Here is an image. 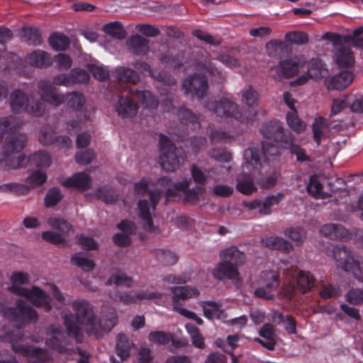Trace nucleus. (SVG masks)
Wrapping results in <instances>:
<instances>
[{"label":"nucleus","mask_w":363,"mask_h":363,"mask_svg":"<svg viewBox=\"0 0 363 363\" xmlns=\"http://www.w3.org/2000/svg\"><path fill=\"white\" fill-rule=\"evenodd\" d=\"M72 308L74 314L65 313L62 319L69 335L78 342L82 339V331L99 339L104 333L109 332L118 321L116 310L106 308L98 322L94 306L84 299L74 301Z\"/></svg>","instance_id":"1"},{"label":"nucleus","mask_w":363,"mask_h":363,"mask_svg":"<svg viewBox=\"0 0 363 363\" xmlns=\"http://www.w3.org/2000/svg\"><path fill=\"white\" fill-rule=\"evenodd\" d=\"M191 184V180L184 179L182 182L173 183L172 180L167 177L160 178L156 182V188L148 190L147 182L142 179L135 184V191L138 195H147L150 204L146 199H140L138 203V216L141 219L143 228L147 231L154 229L153 221L150 210L155 211L156 206L163 195L165 196L167 203L172 198L176 196V191H185Z\"/></svg>","instance_id":"2"},{"label":"nucleus","mask_w":363,"mask_h":363,"mask_svg":"<svg viewBox=\"0 0 363 363\" xmlns=\"http://www.w3.org/2000/svg\"><path fill=\"white\" fill-rule=\"evenodd\" d=\"M23 121L14 116L0 118V141L8 135L3 146L0 164L4 168L18 169L23 167L26 157L21 152L26 145L24 133H17Z\"/></svg>","instance_id":"3"},{"label":"nucleus","mask_w":363,"mask_h":363,"mask_svg":"<svg viewBox=\"0 0 363 363\" xmlns=\"http://www.w3.org/2000/svg\"><path fill=\"white\" fill-rule=\"evenodd\" d=\"M38 87L40 99H34L33 95L28 94L21 89L13 90L9 99L11 112L15 114L27 113L34 117H40L45 111V102L57 106L65 101L64 96L56 93L49 82L40 81Z\"/></svg>","instance_id":"4"},{"label":"nucleus","mask_w":363,"mask_h":363,"mask_svg":"<svg viewBox=\"0 0 363 363\" xmlns=\"http://www.w3.org/2000/svg\"><path fill=\"white\" fill-rule=\"evenodd\" d=\"M23 333L19 327L3 326L0 328V340L11 342L13 350L28 357V363H44L48 360L49 355L46 350L25 346L15 342L23 338Z\"/></svg>","instance_id":"5"},{"label":"nucleus","mask_w":363,"mask_h":363,"mask_svg":"<svg viewBox=\"0 0 363 363\" xmlns=\"http://www.w3.org/2000/svg\"><path fill=\"white\" fill-rule=\"evenodd\" d=\"M11 286L9 289L13 293L26 298L33 305L42 308L46 312L52 309L49 296L40 288L33 286L29 289L20 286L28 281L27 274L21 272H14L11 275Z\"/></svg>","instance_id":"6"},{"label":"nucleus","mask_w":363,"mask_h":363,"mask_svg":"<svg viewBox=\"0 0 363 363\" xmlns=\"http://www.w3.org/2000/svg\"><path fill=\"white\" fill-rule=\"evenodd\" d=\"M245 164L244 170L249 173L240 174L237 178L236 189L243 194H250L257 190L251 174L259 169L262 166L259 150L256 148L249 147L244 152Z\"/></svg>","instance_id":"7"},{"label":"nucleus","mask_w":363,"mask_h":363,"mask_svg":"<svg viewBox=\"0 0 363 363\" xmlns=\"http://www.w3.org/2000/svg\"><path fill=\"white\" fill-rule=\"evenodd\" d=\"M352 38L351 35H342L330 32L323 35V39L330 40L333 43L334 60L340 68L350 67L354 63V55L348 45Z\"/></svg>","instance_id":"8"},{"label":"nucleus","mask_w":363,"mask_h":363,"mask_svg":"<svg viewBox=\"0 0 363 363\" xmlns=\"http://www.w3.org/2000/svg\"><path fill=\"white\" fill-rule=\"evenodd\" d=\"M333 257L337 267L351 272L357 279L363 281V259L354 258L351 250L343 245H337L333 250Z\"/></svg>","instance_id":"9"},{"label":"nucleus","mask_w":363,"mask_h":363,"mask_svg":"<svg viewBox=\"0 0 363 363\" xmlns=\"http://www.w3.org/2000/svg\"><path fill=\"white\" fill-rule=\"evenodd\" d=\"M160 163L162 168L167 172H174L180 167L184 160L183 151L177 148L172 141L165 135H160Z\"/></svg>","instance_id":"10"},{"label":"nucleus","mask_w":363,"mask_h":363,"mask_svg":"<svg viewBox=\"0 0 363 363\" xmlns=\"http://www.w3.org/2000/svg\"><path fill=\"white\" fill-rule=\"evenodd\" d=\"M204 106L219 120L235 119L242 122L245 120L239 106L229 99L225 98L219 101L209 99Z\"/></svg>","instance_id":"11"},{"label":"nucleus","mask_w":363,"mask_h":363,"mask_svg":"<svg viewBox=\"0 0 363 363\" xmlns=\"http://www.w3.org/2000/svg\"><path fill=\"white\" fill-rule=\"evenodd\" d=\"M182 88L186 95L201 99L207 94L208 81L204 75L194 74L184 80Z\"/></svg>","instance_id":"12"},{"label":"nucleus","mask_w":363,"mask_h":363,"mask_svg":"<svg viewBox=\"0 0 363 363\" xmlns=\"http://www.w3.org/2000/svg\"><path fill=\"white\" fill-rule=\"evenodd\" d=\"M4 315L22 323L36 321L38 317L36 311L22 300L17 301L16 308H5Z\"/></svg>","instance_id":"13"},{"label":"nucleus","mask_w":363,"mask_h":363,"mask_svg":"<svg viewBox=\"0 0 363 363\" xmlns=\"http://www.w3.org/2000/svg\"><path fill=\"white\" fill-rule=\"evenodd\" d=\"M46 335L45 344L49 348L60 353L65 351L68 345V333L66 334L60 327L51 325L48 328Z\"/></svg>","instance_id":"14"},{"label":"nucleus","mask_w":363,"mask_h":363,"mask_svg":"<svg viewBox=\"0 0 363 363\" xmlns=\"http://www.w3.org/2000/svg\"><path fill=\"white\" fill-rule=\"evenodd\" d=\"M306 63V60L303 56H294L281 60L276 68V72L279 76L289 79L296 76Z\"/></svg>","instance_id":"15"},{"label":"nucleus","mask_w":363,"mask_h":363,"mask_svg":"<svg viewBox=\"0 0 363 363\" xmlns=\"http://www.w3.org/2000/svg\"><path fill=\"white\" fill-rule=\"evenodd\" d=\"M114 109L121 118H132L138 111V104L129 96H120L114 104Z\"/></svg>","instance_id":"16"},{"label":"nucleus","mask_w":363,"mask_h":363,"mask_svg":"<svg viewBox=\"0 0 363 363\" xmlns=\"http://www.w3.org/2000/svg\"><path fill=\"white\" fill-rule=\"evenodd\" d=\"M223 168V166H219L203 169L198 165L193 164L190 169L191 179L197 184L205 185L208 180L211 178V174H221Z\"/></svg>","instance_id":"17"},{"label":"nucleus","mask_w":363,"mask_h":363,"mask_svg":"<svg viewBox=\"0 0 363 363\" xmlns=\"http://www.w3.org/2000/svg\"><path fill=\"white\" fill-rule=\"evenodd\" d=\"M212 274L216 279L221 280L224 278L228 279H236L239 272L238 268L228 261L223 259L213 269Z\"/></svg>","instance_id":"18"},{"label":"nucleus","mask_w":363,"mask_h":363,"mask_svg":"<svg viewBox=\"0 0 363 363\" xmlns=\"http://www.w3.org/2000/svg\"><path fill=\"white\" fill-rule=\"evenodd\" d=\"M353 80V74L349 72H342L335 76L327 78L325 84L328 89L342 90L348 86Z\"/></svg>","instance_id":"19"},{"label":"nucleus","mask_w":363,"mask_h":363,"mask_svg":"<svg viewBox=\"0 0 363 363\" xmlns=\"http://www.w3.org/2000/svg\"><path fill=\"white\" fill-rule=\"evenodd\" d=\"M134 67L142 72H147L152 78L163 82L165 85L172 86L176 84V80L173 77L164 72H159L156 69L152 70L150 65L145 62H136Z\"/></svg>","instance_id":"20"},{"label":"nucleus","mask_w":363,"mask_h":363,"mask_svg":"<svg viewBox=\"0 0 363 363\" xmlns=\"http://www.w3.org/2000/svg\"><path fill=\"white\" fill-rule=\"evenodd\" d=\"M262 244L265 247L277 250L283 253H289L294 250V246L288 240L280 237H266L262 238Z\"/></svg>","instance_id":"21"},{"label":"nucleus","mask_w":363,"mask_h":363,"mask_svg":"<svg viewBox=\"0 0 363 363\" xmlns=\"http://www.w3.org/2000/svg\"><path fill=\"white\" fill-rule=\"evenodd\" d=\"M320 233L334 240L345 239L348 236V232L343 225L335 223L323 225L320 229Z\"/></svg>","instance_id":"22"},{"label":"nucleus","mask_w":363,"mask_h":363,"mask_svg":"<svg viewBox=\"0 0 363 363\" xmlns=\"http://www.w3.org/2000/svg\"><path fill=\"white\" fill-rule=\"evenodd\" d=\"M63 185L67 187H74L80 190H86L91 186V178L89 175L79 172L72 177L67 179Z\"/></svg>","instance_id":"23"},{"label":"nucleus","mask_w":363,"mask_h":363,"mask_svg":"<svg viewBox=\"0 0 363 363\" xmlns=\"http://www.w3.org/2000/svg\"><path fill=\"white\" fill-rule=\"evenodd\" d=\"M203 315L208 319H224L227 318V313L221 309V304L216 301H203L201 303Z\"/></svg>","instance_id":"24"},{"label":"nucleus","mask_w":363,"mask_h":363,"mask_svg":"<svg viewBox=\"0 0 363 363\" xmlns=\"http://www.w3.org/2000/svg\"><path fill=\"white\" fill-rule=\"evenodd\" d=\"M171 291L173 294V308L174 309L175 305L177 306H180L179 305V301H184L186 299L191 298L192 297L197 296L199 295V291L197 289L194 288H191L189 286H174L171 287Z\"/></svg>","instance_id":"25"},{"label":"nucleus","mask_w":363,"mask_h":363,"mask_svg":"<svg viewBox=\"0 0 363 363\" xmlns=\"http://www.w3.org/2000/svg\"><path fill=\"white\" fill-rule=\"evenodd\" d=\"M296 281L298 289L301 294H306L314 287L315 279L309 271L300 270L296 277Z\"/></svg>","instance_id":"26"},{"label":"nucleus","mask_w":363,"mask_h":363,"mask_svg":"<svg viewBox=\"0 0 363 363\" xmlns=\"http://www.w3.org/2000/svg\"><path fill=\"white\" fill-rule=\"evenodd\" d=\"M26 61L29 65L40 68L48 67L52 62L50 54L41 50L30 53L27 56Z\"/></svg>","instance_id":"27"},{"label":"nucleus","mask_w":363,"mask_h":363,"mask_svg":"<svg viewBox=\"0 0 363 363\" xmlns=\"http://www.w3.org/2000/svg\"><path fill=\"white\" fill-rule=\"evenodd\" d=\"M311 79L318 80L328 74V69L323 62L319 58H312L308 62V70Z\"/></svg>","instance_id":"28"},{"label":"nucleus","mask_w":363,"mask_h":363,"mask_svg":"<svg viewBox=\"0 0 363 363\" xmlns=\"http://www.w3.org/2000/svg\"><path fill=\"white\" fill-rule=\"evenodd\" d=\"M130 50L137 55H145L149 51V40L139 35H133L127 41Z\"/></svg>","instance_id":"29"},{"label":"nucleus","mask_w":363,"mask_h":363,"mask_svg":"<svg viewBox=\"0 0 363 363\" xmlns=\"http://www.w3.org/2000/svg\"><path fill=\"white\" fill-rule=\"evenodd\" d=\"M223 259L232 263L237 268L240 265H242L245 262V255L244 252L240 251L235 246H231L220 253Z\"/></svg>","instance_id":"30"},{"label":"nucleus","mask_w":363,"mask_h":363,"mask_svg":"<svg viewBox=\"0 0 363 363\" xmlns=\"http://www.w3.org/2000/svg\"><path fill=\"white\" fill-rule=\"evenodd\" d=\"M278 324H282L288 334L296 333V321L294 317L290 315H284L282 313L274 312L272 316Z\"/></svg>","instance_id":"31"},{"label":"nucleus","mask_w":363,"mask_h":363,"mask_svg":"<svg viewBox=\"0 0 363 363\" xmlns=\"http://www.w3.org/2000/svg\"><path fill=\"white\" fill-rule=\"evenodd\" d=\"M329 125L328 121L323 117L319 116L314 119L312 124V130L313 139L316 144L319 145L321 140L326 137L324 130Z\"/></svg>","instance_id":"32"},{"label":"nucleus","mask_w":363,"mask_h":363,"mask_svg":"<svg viewBox=\"0 0 363 363\" xmlns=\"http://www.w3.org/2000/svg\"><path fill=\"white\" fill-rule=\"evenodd\" d=\"M288 126L295 133H301L306 129V123L298 116L297 111H288L286 115Z\"/></svg>","instance_id":"33"},{"label":"nucleus","mask_w":363,"mask_h":363,"mask_svg":"<svg viewBox=\"0 0 363 363\" xmlns=\"http://www.w3.org/2000/svg\"><path fill=\"white\" fill-rule=\"evenodd\" d=\"M284 127L278 121H271L264 125L260 130L264 137L277 140L279 135L283 133Z\"/></svg>","instance_id":"34"},{"label":"nucleus","mask_w":363,"mask_h":363,"mask_svg":"<svg viewBox=\"0 0 363 363\" xmlns=\"http://www.w3.org/2000/svg\"><path fill=\"white\" fill-rule=\"evenodd\" d=\"M284 235L297 247L301 246L307 238L306 231L301 227L288 228L285 230Z\"/></svg>","instance_id":"35"},{"label":"nucleus","mask_w":363,"mask_h":363,"mask_svg":"<svg viewBox=\"0 0 363 363\" xmlns=\"http://www.w3.org/2000/svg\"><path fill=\"white\" fill-rule=\"evenodd\" d=\"M131 94L136 96L142 105L148 108H155L158 106L156 97L149 91H131Z\"/></svg>","instance_id":"36"},{"label":"nucleus","mask_w":363,"mask_h":363,"mask_svg":"<svg viewBox=\"0 0 363 363\" xmlns=\"http://www.w3.org/2000/svg\"><path fill=\"white\" fill-rule=\"evenodd\" d=\"M21 35L23 40L29 45H38L42 43V36L35 27L23 28Z\"/></svg>","instance_id":"37"},{"label":"nucleus","mask_w":363,"mask_h":363,"mask_svg":"<svg viewBox=\"0 0 363 363\" xmlns=\"http://www.w3.org/2000/svg\"><path fill=\"white\" fill-rule=\"evenodd\" d=\"M67 106L76 112L82 113L85 104L84 95L79 92L67 94L65 99Z\"/></svg>","instance_id":"38"},{"label":"nucleus","mask_w":363,"mask_h":363,"mask_svg":"<svg viewBox=\"0 0 363 363\" xmlns=\"http://www.w3.org/2000/svg\"><path fill=\"white\" fill-rule=\"evenodd\" d=\"M130 345L127 335L125 334H118L117 336L116 350L121 361L130 355Z\"/></svg>","instance_id":"39"},{"label":"nucleus","mask_w":363,"mask_h":363,"mask_svg":"<svg viewBox=\"0 0 363 363\" xmlns=\"http://www.w3.org/2000/svg\"><path fill=\"white\" fill-rule=\"evenodd\" d=\"M159 60L165 65L174 68L179 67L183 65V57L181 54L174 55L172 50H168L166 52L159 55Z\"/></svg>","instance_id":"40"},{"label":"nucleus","mask_w":363,"mask_h":363,"mask_svg":"<svg viewBox=\"0 0 363 363\" xmlns=\"http://www.w3.org/2000/svg\"><path fill=\"white\" fill-rule=\"evenodd\" d=\"M48 43L55 50H65L69 46V39L60 33H52L48 39Z\"/></svg>","instance_id":"41"},{"label":"nucleus","mask_w":363,"mask_h":363,"mask_svg":"<svg viewBox=\"0 0 363 363\" xmlns=\"http://www.w3.org/2000/svg\"><path fill=\"white\" fill-rule=\"evenodd\" d=\"M242 101L249 107L257 106L259 103L258 92L251 86L245 87L242 91Z\"/></svg>","instance_id":"42"},{"label":"nucleus","mask_w":363,"mask_h":363,"mask_svg":"<svg viewBox=\"0 0 363 363\" xmlns=\"http://www.w3.org/2000/svg\"><path fill=\"white\" fill-rule=\"evenodd\" d=\"M178 117L182 123L191 125L194 128L200 126L198 117L190 109L181 108L178 111Z\"/></svg>","instance_id":"43"},{"label":"nucleus","mask_w":363,"mask_h":363,"mask_svg":"<svg viewBox=\"0 0 363 363\" xmlns=\"http://www.w3.org/2000/svg\"><path fill=\"white\" fill-rule=\"evenodd\" d=\"M116 73L117 79L120 81L135 84L140 80L138 73L129 68L119 67L116 69Z\"/></svg>","instance_id":"44"},{"label":"nucleus","mask_w":363,"mask_h":363,"mask_svg":"<svg viewBox=\"0 0 363 363\" xmlns=\"http://www.w3.org/2000/svg\"><path fill=\"white\" fill-rule=\"evenodd\" d=\"M95 194L106 203H113L118 199V194L113 189L107 186L97 189Z\"/></svg>","instance_id":"45"},{"label":"nucleus","mask_w":363,"mask_h":363,"mask_svg":"<svg viewBox=\"0 0 363 363\" xmlns=\"http://www.w3.org/2000/svg\"><path fill=\"white\" fill-rule=\"evenodd\" d=\"M156 259L164 265L174 264L177 260V256L170 250L162 249L155 250L154 252Z\"/></svg>","instance_id":"46"},{"label":"nucleus","mask_w":363,"mask_h":363,"mask_svg":"<svg viewBox=\"0 0 363 363\" xmlns=\"http://www.w3.org/2000/svg\"><path fill=\"white\" fill-rule=\"evenodd\" d=\"M132 282L133 279L130 277L127 276L123 272H117L113 274L106 281L105 284L106 286H111L113 284L117 286L130 287L132 284Z\"/></svg>","instance_id":"47"},{"label":"nucleus","mask_w":363,"mask_h":363,"mask_svg":"<svg viewBox=\"0 0 363 363\" xmlns=\"http://www.w3.org/2000/svg\"><path fill=\"white\" fill-rule=\"evenodd\" d=\"M172 334L163 330H157L150 332L148 335L150 342L158 345H165L172 340Z\"/></svg>","instance_id":"48"},{"label":"nucleus","mask_w":363,"mask_h":363,"mask_svg":"<svg viewBox=\"0 0 363 363\" xmlns=\"http://www.w3.org/2000/svg\"><path fill=\"white\" fill-rule=\"evenodd\" d=\"M186 330L190 335L192 344L194 347L203 349L205 347L204 337L201 333L200 330L194 325H186Z\"/></svg>","instance_id":"49"},{"label":"nucleus","mask_w":363,"mask_h":363,"mask_svg":"<svg viewBox=\"0 0 363 363\" xmlns=\"http://www.w3.org/2000/svg\"><path fill=\"white\" fill-rule=\"evenodd\" d=\"M30 162L38 167H48L51 164L50 155L45 151H38L31 155Z\"/></svg>","instance_id":"50"},{"label":"nucleus","mask_w":363,"mask_h":363,"mask_svg":"<svg viewBox=\"0 0 363 363\" xmlns=\"http://www.w3.org/2000/svg\"><path fill=\"white\" fill-rule=\"evenodd\" d=\"M104 31L118 40H123L126 37L125 30L123 28L122 25L118 22L106 24L104 26Z\"/></svg>","instance_id":"51"},{"label":"nucleus","mask_w":363,"mask_h":363,"mask_svg":"<svg viewBox=\"0 0 363 363\" xmlns=\"http://www.w3.org/2000/svg\"><path fill=\"white\" fill-rule=\"evenodd\" d=\"M193 35L198 39L214 46L219 45L222 41L220 37L216 35H211L209 33L200 29L194 30Z\"/></svg>","instance_id":"52"},{"label":"nucleus","mask_w":363,"mask_h":363,"mask_svg":"<svg viewBox=\"0 0 363 363\" xmlns=\"http://www.w3.org/2000/svg\"><path fill=\"white\" fill-rule=\"evenodd\" d=\"M71 262L80 267L82 270L89 272L94 269L95 264L93 260L81 257L78 254L74 255L71 258Z\"/></svg>","instance_id":"53"},{"label":"nucleus","mask_w":363,"mask_h":363,"mask_svg":"<svg viewBox=\"0 0 363 363\" xmlns=\"http://www.w3.org/2000/svg\"><path fill=\"white\" fill-rule=\"evenodd\" d=\"M39 142L43 145H50L56 140L55 133L50 127H43L39 133Z\"/></svg>","instance_id":"54"},{"label":"nucleus","mask_w":363,"mask_h":363,"mask_svg":"<svg viewBox=\"0 0 363 363\" xmlns=\"http://www.w3.org/2000/svg\"><path fill=\"white\" fill-rule=\"evenodd\" d=\"M284 194L282 193H278L276 195H272L267 196L264 201L262 202V212L264 215H269L271 213V208L279 203V202L283 199Z\"/></svg>","instance_id":"55"},{"label":"nucleus","mask_w":363,"mask_h":363,"mask_svg":"<svg viewBox=\"0 0 363 363\" xmlns=\"http://www.w3.org/2000/svg\"><path fill=\"white\" fill-rule=\"evenodd\" d=\"M285 40L291 44L303 45L308 42V35L304 32H291L286 34Z\"/></svg>","instance_id":"56"},{"label":"nucleus","mask_w":363,"mask_h":363,"mask_svg":"<svg viewBox=\"0 0 363 363\" xmlns=\"http://www.w3.org/2000/svg\"><path fill=\"white\" fill-rule=\"evenodd\" d=\"M62 198V195L58 188L50 189L45 197V204L47 207L54 206Z\"/></svg>","instance_id":"57"},{"label":"nucleus","mask_w":363,"mask_h":363,"mask_svg":"<svg viewBox=\"0 0 363 363\" xmlns=\"http://www.w3.org/2000/svg\"><path fill=\"white\" fill-rule=\"evenodd\" d=\"M48 223L52 228L60 230L62 233H68L72 229L71 225L66 220L57 218H50Z\"/></svg>","instance_id":"58"},{"label":"nucleus","mask_w":363,"mask_h":363,"mask_svg":"<svg viewBox=\"0 0 363 363\" xmlns=\"http://www.w3.org/2000/svg\"><path fill=\"white\" fill-rule=\"evenodd\" d=\"M46 179L47 176L45 172L37 170L27 177L26 182L30 185V187L33 188L43 184L46 181Z\"/></svg>","instance_id":"59"},{"label":"nucleus","mask_w":363,"mask_h":363,"mask_svg":"<svg viewBox=\"0 0 363 363\" xmlns=\"http://www.w3.org/2000/svg\"><path fill=\"white\" fill-rule=\"evenodd\" d=\"M205 192V189L202 186H196L191 189H188L184 194V200L191 203H196L199 200V196Z\"/></svg>","instance_id":"60"},{"label":"nucleus","mask_w":363,"mask_h":363,"mask_svg":"<svg viewBox=\"0 0 363 363\" xmlns=\"http://www.w3.org/2000/svg\"><path fill=\"white\" fill-rule=\"evenodd\" d=\"M264 277L267 281L265 287L274 294L279 285V276L273 271H268L264 272Z\"/></svg>","instance_id":"61"},{"label":"nucleus","mask_w":363,"mask_h":363,"mask_svg":"<svg viewBox=\"0 0 363 363\" xmlns=\"http://www.w3.org/2000/svg\"><path fill=\"white\" fill-rule=\"evenodd\" d=\"M96 155L93 150H87L86 151H81L76 154V162L79 164H89L95 158Z\"/></svg>","instance_id":"62"},{"label":"nucleus","mask_w":363,"mask_h":363,"mask_svg":"<svg viewBox=\"0 0 363 363\" xmlns=\"http://www.w3.org/2000/svg\"><path fill=\"white\" fill-rule=\"evenodd\" d=\"M306 188L310 194L318 197L321 194L323 185L318 180V178L315 176H312L310 177V180Z\"/></svg>","instance_id":"63"},{"label":"nucleus","mask_w":363,"mask_h":363,"mask_svg":"<svg viewBox=\"0 0 363 363\" xmlns=\"http://www.w3.org/2000/svg\"><path fill=\"white\" fill-rule=\"evenodd\" d=\"M346 300L352 304L363 303V291L355 289L349 291L346 296Z\"/></svg>","instance_id":"64"}]
</instances>
